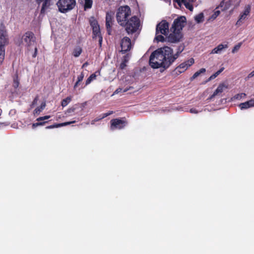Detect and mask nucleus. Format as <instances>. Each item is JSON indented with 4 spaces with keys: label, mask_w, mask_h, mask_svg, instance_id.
I'll return each mask as SVG.
<instances>
[{
    "label": "nucleus",
    "mask_w": 254,
    "mask_h": 254,
    "mask_svg": "<svg viewBox=\"0 0 254 254\" xmlns=\"http://www.w3.org/2000/svg\"><path fill=\"white\" fill-rule=\"evenodd\" d=\"M128 90V89H124V90H123V89L122 88H117L115 91L113 93V95H115V94H118L120 92H121L122 91H123L124 92H126Z\"/></svg>",
    "instance_id": "72a5a7b5"
},
{
    "label": "nucleus",
    "mask_w": 254,
    "mask_h": 254,
    "mask_svg": "<svg viewBox=\"0 0 254 254\" xmlns=\"http://www.w3.org/2000/svg\"><path fill=\"white\" fill-rule=\"evenodd\" d=\"M43 1L42 4V6L41 10V13H45L46 11L50 8V6L53 5L55 2L56 0H42V1H40L38 2L40 3V2Z\"/></svg>",
    "instance_id": "4468645a"
},
{
    "label": "nucleus",
    "mask_w": 254,
    "mask_h": 254,
    "mask_svg": "<svg viewBox=\"0 0 254 254\" xmlns=\"http://www.w3.org/2000/svg\"><path fill=\"white\" fill-rule=\"evenodd\" d=\"M231 5V0H223L220 3V6L222 7V10H226L230 7Z\"/></svg>",
    "instance_id": "412c9836"
},
{
    "label": "nucleus",
    "mask_w": 254,
    "mask_h": 254,
    "mask_svg": "<svg viewBox=\"0 0 254 254\" xmlns=\"http://www.w3.org/2000/svg\"><path fill=\"white\" fill-rule=\"evenodd\" d=\"M241 46V43H239L238 45H236L232 49V53L234 54L236 52H237L240 49Z\"/></svg>",
    "instance_id": "c9c22d12"
},
{
    "label": "nucleus",
    "mask_w": 254,
    "mask_h": 254,
    "mask_svg": "<svg viewBox=\"0 0 254 254\" xmlns=\"http://www.w3.org/2000/svg\"><path fill=\"white\" fill-rule=\"evenodd\" d=\"M18 85H19V82L17 81V79H14V81H13V86H14V87L15 88H16L17 87H18Z\"/></svg>",
    "instance_id": "37998d69"
},
{
    "label": "nucleus",
    "mask_w": 254,
    "mask_h": 254,
    "mask_svg": "<svg viewBox=\"0 0 254 254\" xmlns=\"http://www.w3.org/2000/svg\"><path fill=\"white\" fill-rule=\"evenodd\" d=\"M96 77V75L95 73H93L86 79L85 83V86L84 87H82V88H84L85 86L89 84L93 80H95Z\"/></svg>",
    "instance_id": "b1692460"
},
{
    "label": "nucleus",
    "mask_w": 254,
    "mask_h": 254,
    "mask_svg": "<svg viewBox=\"0 0 254 254\" xmlns=\"http://www.w3.org/2000/svg\"><path fill=\"white\" fill-rule=\"evenodd\" d=\"M130 55L129 54H127L126 55H125L124 57L123 62H124V63H127L128 62V61L130 59Z\"/></svg>",
    "instance_id": "4c0bfd02"
},
{
    "label": "nucleus",
    "mask_w": 254,
    "mask_h": 254,
    "mask_svg": "<svg viewBox=\"0 0 254 254\" xmlns=\"http://www.w3.org/2000/svg\"><path fill=\"white\" fill-rule=\"evenodd\" d=\"M169 23L163 20L158 23L156 28V34H161L164 35H168L169 32Z\"/></svg>",
    "instance_id": "1a4fd4ad"
},
{
    "label": "nucleus",
    "mask_w": 254,
    "mask_h": 254,
    "mask_svg": "<svg viewBox=\"0 0 254 254\" xmlns=\"http://www.w3.org/2000/svg\"><path fill=\"white\" fill-rule=\"evenodd\" d=\"M219 74H220V72L217 71V72H216L215 73L213 74L209 77L208 81H210V80H211L215 78Z\"/></svg>",
    "instance_id": "e433bc0d"
},
{
    "label": "nucleus",
    "mask_w": 254,
    "mask_h": 254,
    "mask_svg": "<svg viewBox=\"0 0 254 254\" xmlns=\"http://www.w3.org/2000/svg\"><path fill=\"white\" fill-rule=\"evenodd\" d=\"M113 25V22H106V27L107 31V33L109 35L111 34L112 29L111 27Z\"/></svg>",
    "instance_id": "c756f323"
},
{
    "label": "nucleus",
    "mask_w": 254,
    "mask_h": 254,
    "mask_svg": "<svg viewBox=\"0 0 254 254\" xmlns=\"http://www.w3.org/2000/svg\"><path fill=\"white\" fill-rule=\"evenodd\" d=\"M187 23L186 18L184 16H180L175 19L170 29L172 32L168 36V41L171 43L179 42L182 38L181 31Z\"/></svg>",
    "instance_id": "f03ea898"
},
{
    "label": "nucleus",
    "mask_w": 254,
    "mask_h": 254,
    "mask_svg": "<svg viewBox=\"0 0 254 254\" xmlns=\"http://www.w3.org/2000/svg\"><path fill=\"white\" fill-rule=\"evenodd\" d=\"M50 118V116H45L44 117H39L37 119V123H34L32 125L33 128L39 126L44 125L47 122H40V121H44L45 120H48Z\"/></svg>",
    "instance_id": "f3484780"
},
{
    "label": "nucleus",
    "mask_w": 254,
    "mask_h": 254,
    "mask_svg": "<svg viewBox=\"0 0 254 254\" xmlns=\"http://www.w3.org/2000/svg\"><path fill=\"white\" fill-rule=\"evenodd\" d=\"M126 63H124V62L122 61V63L121 64H120V67L121 68V69H124L125 68V67L126 66Z\"/></svg>",
    "instance_id": "c03bdc74"
},
{
    "label": "nucleus",
    "mask_w": 254,
    "mask_h": 254,
    "mask_svg": "<svg viewBox=\"0 0 254 254\" xmlns=\"http://www.w3.org/2000/svg\"><path fill=\"white\" fill-rule=\"evenodd\" d=\"M22 42L28 48L29 50L32 49V47H34L35 52L33 55V57H36L37 56V48L35 46V38L33 33L31 32H26L22 37Z\"/></svg>",
    "instance_id": "20e7f679"
},
{
    "label": "nucleus",
    "mask_w": 254,
    "mask_h": 254,
    "mask_svg": "<svg viewBox=\"0 0 254 254\" xmlns=\"http://www.w3.org/2000/svg\"><path fill=\"white\" fill-rule=\"evenodd\" d=\"M225 87V86L223 84H220L217 87V89L214 91L213 94L208 99V100H211L215 96L222 93Z\"/></svg>",
    "instance_id": "a211bd4d"
},
{
    "label": "nucleus",
    "mask_w": 254,
    "mask_h": 254,
    "mask_svg": "<svg viewBox=\"0 0 254 254\" xmlns=\"http://www.w3.org/2000/svg\"><path fill=\"white\" fill-rule=\"evenodd\" d=\"M254 106V100H251L249 101L241 103L239 107L241 110L247 109Z\"/></svg>",
    "instance_id": "6ab92c4d"
},
{
    "label": "nucleus",
    "mask_w": 254,
    "mask_h": 254,
    "mask_svg": "<svg viewBox=\"0 0 254 254\" xmlns=\"http://www.w3.org/2000/svg\"><path fill=\"white\" fill-rule=\"evenodd\" d=\"M131 10L127 5L121 6L119 8L116 17L118 22L122 26H124L126 21L128 20V17L130 15Z\"/></svg>",
    "instance_id": "7ed1b4c3"
},
{
    "label": "nucleus",
    "mask_w": 254,
    "mask_h": 254,
    "mask_svg": "<svg viewBox=\"0 0 254 254\" xmlns=\"http://www.w3.org/2000/svg\"><path fill=\"white\" fill-rule=\"evenodd\" d=\"M88 65V63L87 62H86L83 64L82 67L84 68V67L87 66Z\"/></svg>",
    "instance_id": "8fccbe9b"
},
{
    "label": "nucleus",
    "mask_w": 254,
    "mask_h": 254,
    "mask_svg": "<svg viewBox=\"0 0 254 254\" xmlns=\"http://www.w3.org/2000/svg\"><path fill=\"white\" fill-rule=\"evenodd\" d=\"M113 113H114V112L112 111H109L108 113H104L101 115L102 118L104 119V118L108 117V116L112 115Z\"/></svg>",
    "instance_id": "58836bf2"
},
{
    "label": "nucleus",
    "mask_w": 254,
    "mask_h": 254,
    "mask_svg": "<svg viewBox=\"0 0 254 254\" xmlns=\"http://www.w3.org/2000/svg\"><path fill=\"white\" fill-rule=\"evenodd\" d=\"M124 26H126V30L128 34H132L138 29L139 26V20L136 16H132L126 21Z\"/></svg>",
    "instance_id": "39448f33"
},
{
    "label": "nucleus",
    "mask_w": 254,
    "mask_h": 254,
    "mask_svg": "<svg viewBox=\"0 0 254 254\" xmlns=\"http://www.w3.org/2000/svg\"><path fill=\"white\" fill-rule=\"evenodd\" d=\"M228 47L227 44H219L212 50L211 54H220L223 50L227 49Z\"/></svg>",
    "instance_id": "dca6fc26"
},
{
    "label": "nucleus",
    "mask_w": 254,
    "mask_h": 254,
    "mask_svg": "<svg viewBox=\"0 0 254 254\" xmlns=\"http://www.w3.org/2000/svg\"><path fill=\"white\" fill-rule=\"evenodd\" d=\"M38 100V97H35L32 102V105L34 106V105H36L37 103Z\"/></svg>",
    "instance_id": "49530a36"
},
{
    "label": "nucleus",
    "mask_w": 254,
    "mask_h": 254,
    "mask_svg": "<svg viewBox=\"0 0 254 254\" xmlns=\"http://www.w3.org/2000/svg\"><path fill=\"white\" fill-rule=\"evenodd\" d=\"M240 2H241V0H239V1H238L235 5L234 6V7L235 8H237L238 7L239 5H240Z\"/></svg>",
    "instance_id": "09e8293b"
},
{
    "label": "nucleus",
    "mask_w": 254,
    "mask_h": 254,
    "mask_svg": "<svg viewBox=\"0 0 254 254\" xmlns=\"http://www.w3.org/2000/svg\"><path fill=\"white\" fill-rule=\"evenodd\" d=\"M76 122V121H71V122H65V123L57 124V125H52V126H48V127H46V128L47 129H50V128H53L54 127H58L65 126L69 125H70V124H73V123H75Z\"/></svg>",
    "instance_id": "aec40b11"
},
{
    "label": "nucleus",
    "mask_w": 254,
    "mask_h": 254,
    "mask_svg": "<svg viewBox=\"0 0 254 254\" xmlns=\"http://www.w3.org/2000/svg\"><path fill=\"white\" fill-rule=\"evenodd\" d=\"M75 4V0H59L57 3L59 10L63 13L73 9Z\"/></svg>",
    "instance_id": "423d86ee"
},
{
    "label": "nucleus",
    "mask_w": 254,
    "mask_h": 254,
    "mask_svg": "<svg viewBox=\"0 0 254 254\" xmlns=\"http://www.w3.org/2000/svg\"><path fill=\"white\" fill-rule=\"evenodd\" d=\"M220 13V12L219 10H215L213 14L212 17L213 18H216Z\"/></svg>",
    "instance_id": "ea45409f"
},
{
    "label": "nucleus",
    "mask_w": 254,
    "mask_h": 254,
    "mask_svg": "<svg viewBox=\"0 0 254 254\" xmlns=\"http://www.w3.org/2000/svg\"><path fill=\"white\" fill-rule=\"evenodd\" d=\"M84 74L82 72L78 76L77 80L81 82L84 78Z\"/></svg>",
    "instance_id": "a19ab883"
},
{
    "label": "nucleus",
    "mask_w": 254,
    "mask_h": 254,
    "mask_svg": "<svg viewBox=\"0 0 254 254\" xmlns=\"http://www.w3.org/2000/svg\"><path fill=\"white\" fill-rule=\"evenodd\" d=\"M93 30V38L98 39L99 45L101 46L102 42V37L101 35L99 27H95Z\"/></svg>",
    "instance_id": "2eb2a0df"
},
{
    "label": "nucleus",
    "mask_w": 254,
    "mask_h": 254,
    "mask_svg": "<svg viewBox=\"0 0 254 254\" xmlns=\"http://www.w3.org/2000/svg\"><path fill=\"white\" fill-rule=\"evenodd\" d=\"M224 69V67H222L218 71H219L220 73L221 72H222L223 71Z\"/></svg>",
    "instance_id": "603ef678"
},
{
    "label": "nucleus",
    "mask_w": 254,
    "mask_h": 254,
    "mask_svg": "<svg viewBox=\"0 0 254 254\" xmlns=\"http://www.w3.org/2000/svg\"><path fill=\"white\" fill-rule=\"evenodd\" d=\"M80 82H81V81H79L77 80V81L75 82V83L74 84V85L73 86V88L74 90L77 88V86L80 85Z\"/></svg>",
    "instance_id": "a18cd8bd"
},
{
    "label": "nucleus",
    "mask_w": 254,
    "mask_h": 254,
    "mask_svg": "<svg viewBox=\"0 0 254 254\" xmlns=\"http://www.w3.org/2000/svg\"><path fill=\"white\" fill-rule=\"evenodd\" d=\"M42 0H37L38 2H39L40 1H42Z\"/></svg>",
    "instance_id": "5fc2aeb1"
},
{
    "label": "nucleus",
    "mask_w": 254,
    "mask_h": 254,
    "mask_svg": "<svg viewBox=\"0 0 254 254\" xmlns=\"http://www.w3.org/2000/svg\"><path fill=\"white\" fill-rule=\"evenodd\" d=\"M82 52V49L80 47L75 48L73 51V56L75 57H78L81 54Z\"/></svg>",
    "instance_id": "cd10ccee"
},
{
    "label": "nucleus",
    "mask_w": 254,
    "mask_h": 254,
    "mask_svg": "<svg viewBox=\"0 0 254 254\" xmlns=\"http://www.w3.org/2000/svg\"><path fill=\"white\" fill-rule=\"evenodd\" d=\"M194 63V60L192 58L182 63L178 66L174 70V73L179 75L186 71L190 66Z\"/></svg>",
    "instance_id": "6e6552de"
},
{
    "label": "nucleus",
    "mask_w": 254,
    "mask_h": 254,
    "mask_svg": "<svg viewBox=\"0 0 254 254\" xmlns=\"http://www.w3.org/2000/svg\"><path fill=\"white\" fill-rule=\"evenodd\" d=\"M155 39L157 42H163L165 40L164 37L162 35H159V34H156V37L155 38Z\"/></svg>",
    "instance_id": "473e14b6"
},
{
    "label": "nucleus",
    "mask_w": 254,
    "mask_h": 254,
    "mask_svg": "<svg viewBox=\"0 0 254 254\" xmlns=\"http://www.w3.org/2000/svg\"><path fill=\"white\" fill-rule=\"evenodd\" d=\"M196 0H173V1L177 3L179 6H181L182 4H184L186 7L190 11L193 10L192 3Z\"/></svg>",
    "instance_id": "f8f14e48"
},
{
    "label": "nucleus",
    "mask_w": 254,
    "mask_h": 254,
    "mask_svg": "<svg viewBox=\"0 0 254 254\" xmlns=\"http://www.w3.org/2000/svg\"><path fill=\"white\" fill-rule=\"evenodd\" d=\"M7 42V35L3 24L0 25V46L4 45Z\"/></svg>",
    "instance_id": "ddd939ff"
},
{
    "label": "nucleus",
    "mask_w": 254,
    "mask_h": 254,
    "mask_svg": "<svg viewBox=\"0 0 254 254\" xmlns=\"http://www.w3.org/2000/svg\"><path fill=\"white\" fill-rule=\"evenodd\" d=\"M5 56L4 46L1 45L0 46V64H2Z\"/></svg>",
    "instance_id": "5701e85b"
},
{
    "label": "nucleus",
    "mask_w": 254,
    "mask_h": 254,
    "mask_svg": "<svg viewBox=\"0 0 254 254\" xmlns=\"http://www.w3.org/2000/svg\"><path fill=\"white\" fill-rule=\"evenodd\" d=\"M71 98L69 97H67L65 99L63 100L62 102V106L64 107L66 106L70 102Z\"/></svg>",
    "instance_id": "c85d7f7f"
},
{
    "label": "nucleus",
    "mask_w": 254,
    "mask_h": 254,
    "mask_svg": "<svg viewBox=\"0 0 254 254\" xmlns=\"http://www.w3.org/2000/svg\"><path fill=\"white\" fill-rule=\"evenodd\" d=\"M46 107V103L43 102L42 103L41 106L40 107H37L34 110L35 114H39L41 112H42Z\"/></svg>",
    "instance_id": "393cba45"
},
{
    "label": "nucleus",
    "mask_w": 254,
    "mask_h": 254,
    "mask_svg": "<svg viewBox=\"0 0 254 254\" xmlns=\"http://www.w3.org/2000/svg\"><path fill=\"white\" fill-rule=\"evenodd\" d=\"M110 122L112 130L122 129L127 125L126 121L122 119H113Z\"/></svg>",
    "instance_id": "9d476101"
},
{
    "label": "nucleus",
    "mask_w": 254,
    "mask_h": 254,
    "mask_svg": "<svg viewBox=\"0 0 254 254\" xmlns=\"http://www.w3.org/2000/svg\"><path fill=\"white\" fill-rule=\"evenodd\" d=\"M90 25L92 29L95 27H99L97 21L95 20H90Z\"/></svg>",
    "instance_id": "f704fd0d"
},
{
    "label": "nucleus",
    "mask_w": 254,
    "mask_h": 254,
    "mask_svg": "<svg viewBox=\"0 0 254 254\" xmlns=\"http://www.w3.org/2000/svg\"><path fill=\"white\" fill-rule=\"evenodd\" d=\"M182 51L179 50L173 54V50L170 47H164L158 49L151 54L149 65L153 68H167L178 58Z\"/></svg>",
    "instance_id": "f257e3e1"
},
{
    "label": "nucleus",
    "mask_w": 254,
    "mask_h": 254,
    "mask_svg": "<svg viewBox=\"0 0 254 254\" xmlns=\"http://www.w3.org/2000/svg\"><path fill=\"white\" fill-rule=\"evenodd\" d=\"M203 19L204 16L202 13H200L194 17V19L197 23L202 22L203 21Z\"/></svg>",
    "instance_id": "a878e982"
},
{
    "label": "nucleus",
    "mask_w": 254,
    "mask_h": 254,
    "mask_svg": "<svg viewBox=\"0 0 254 254\" xmlns=\"http://www.w3.org/2000/svg\"><path fill=\"white\" fill-rule=\"evenodd\" d=\"M206 71V69L204 68H202L200 69L199 70L195 72L192 76L190 78V80L192 81L195 78L199 76L201 73H204Z\"/></svg>",
    "instance_id": "4be33fe9"
},
{
    "label": "nucleus",
    "mask_w": 254,
    "mask_h": 254,
    "mask_svg": "<svg viewBox=\"0 0 254 254\" xmlns=\"http://www.w3.org/2000/svg\"><path fill=\"white\" fill-rule=\"evenodd\" d=\"M251 6L250 4L245 5L244 10L239 15V19L236 22V25L240 26L244 21L248 19L250 15Z\"/></svg>",
    "instance_id": "0eeeda50"
},
{
    "label": "nucleus",
    "mask_w": 254,
    "mask_h": 254,
    "mask_svg": "<svg viewBox=\"0 0 254 254\" xmlns=\"http://www.w3.org/2000/svg\"><path fill=\"white\" fill-rule=\"evenodd\" d=\"M200 111H198V110H197L195 108H191L190 110V113H192V114H197Z\"/></svg>",
    "instance_id": "79ce46f5"
},
{
    "label": "nucleus",
    "mask_w": 254,
    "mask_h": 254,
    "mask_svg": "<svg viewBox=\"0 0 254 254\" xmlns=\"http://www.w3.org/2000/svg\"><path fill=\"white\" fill-rule=\"evenodd\" d=\"M113 17L111 13L109 12L107 13L106 17V22H113Z\"/></svg>",
    "instance_id": "2f4dec72"
},
{
    "label": "nucleus",
    "mask_w": 254,
    "mask_h": 254,
    "mask_svg": "<svg viewBox=\"0 0 254 254\" xmlns=\"http://www.w3.org/2000/svg\"><path fill=\"white\" fill-rule=\"evenodd\" d=\"M103 118H102V117H101L100 118H96L95 119H94V120L95 121V122H98L99 121H100V120L102 119Z\"/></svg>",
    "instance_id": "3c124183"
},
{
    "label": "nucleus",
    "mask_w": 254,
    "mask_h": 254,
    "mask_svg": "<svg viewBox=\"0 0 254 254\" xmlns=\"http://www.w3.org/2000/svg\"><path fill=\"white\" fill-rule=\"evenodd\" d=\"M95 121L93 120V121H92V122H91V124H92V125H94V124H95Z\"/></svg>",
    "instance_id": "864d4df0"
},
{
    "label": "nucleus",
    "mask_w": 254,
    "mask_h": 254,
    "mask_svg": "<svg viewBox=\"0 0 254 254\" xmlns=\"http://www.w3.org/2000/svg\"><path fill=\"white\" fill-rule=\"evenodd\" d=\"M254 76V70L252 71L248 76V78H251Z\"/></svg>",
    "instance_id": "de8ad7c7"
},
{
    "label": "nucleus",
    "mask_w": 254,
    "mask_h": 254,
    "mask_svg": "<svg viewBox=\"0 0 254 254\" xmlns=\"http://www.w3.org/2000/svg\"><path fill=\"white\" fill-rule=\"evenodd\" d=\"M246 96V94L244 93L237 94L233 97V99L236 100H241L242 98H244Z\"/></svg>",
    "instance_id": "7c9ffc66"
},
{
    "label": "nucleus",
    "mask_w": 254,
    "mask_h": 254,
    "mask_svg": "<svg viewBox=\"0 0 254 254\" xmlns=\"http://www.w3.org/2000/svg\"><path fill=\"white\" fill-rule=\"evenodd\" d=\"M121 46L122 48L121 52L123 53L129 51L132 47L130 39L127 37L123 38L121 42Z\"/></svg>",
    "instance_id": "9b49d317"
},
{
    "label": "nucleus",
    "mask_w": 254,
    "mask_h": 254,
    "mask_svg": "<svg viewBox=\"0 0 254 254\" xmlns=\"http://www.w3.org/2000/svg\"><path fill=\"white\" fill-rule=\"evenodd\" d=\"M84 9L85 10L90 8L92 5V0H84Z\"/></svg>",
    "instance_id": "bb28decb"
}]
</instances>
